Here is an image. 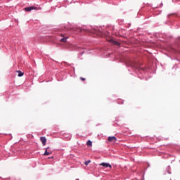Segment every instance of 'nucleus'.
I'll return each mask as SVG.
<instances>
[{"mask_svg": "<svg viewBox=\"0 0 180 180\" xmlns=\"http://www.w3.org/2000/svg\"><path fill=\"white\" fill-rule=\"evenodd\" d=\"M100 165H101V167H104L105 168H110V169H112V165H110V164L109 163H101Z\"/></svg>", "mask_w": 180, "mask_h": 180, "instance_id": "obj_1", "label": "nucleus"}, {"mask_svg": "<svg viewBox=\"0 0 180 180\" xmlns=\"http://www.w3.org/2000/svg\"><path fill=\"white\" fill-rule=\"evenodd\" d=\"M108 141L110 143H112V141H113V143H116V141H117V139H116L115 136H109L108 138Z\"/></svg>", "mask_w": 180, "mask_h": 180, "instance_id": "obj_2", "label": "nucleus"}, {"mask_svg": "<svg viewBox=\"0 0 180 180\" xmlns=\"http://www.w3.org/2000/svg\"><path fill=\"white\" fill-rule=\"evenodd\" d=\"M40 141H41L42 146H46V143L47 142V139L44 136H41L40 138Z\"/></svg>", "mask_w": 180, "mask_h": 180, "instance_id": "obj_3", "label": "nucleus"}, {"mask_svg": "<svg viewBox=\"0 0 180 180\" xmlns=\"http://www.w3.org/2000/svg\"><path fill=\"white\" fill-rule=\"evenodd\" d=\"M33 9H34V7L30 6L25 8V11H26L27 12H30L31 11H33Z\"/></svg>", "mask_w": 180, "mask_h": 180, "instance_id": "obj_4", "label": "nucleus"}, {"mask_svg": "<svg viewBox=\"0 0 180 180\" xmlns=\"http://www.w3.org/2000/svg\"><path fill=\"white\" fill-rule=\"evenodd\" d=\"M17 72L18 73V77H23V75L25 74L23 72H22L20 70L17 71Z\"/></svg>", "mask_w": 180, "mask_h": 180, "instance_id": "obj_5", "label": "nucleus"}, {"mask_svg": "<svg viewBox=\"0 0 180 180\" xmlns=\"http://www.w3.org/2000/svg\"><path fill=\"white\" fill-rule=\"evenodd\" d=\"M112 44H115V46H120V43L117 41H112Z\"/></svg>", "mask_w": 180, "mask_h": 180, "instance_id": "obj_6", "label": "nucleus"}, {"mask_svg": "<svg viewBox=\"0 0 180 180\" xmlns=\"http://www.w3.org/2000/svg\"><path fill=\"white\" fill-rule=\"evenodd\" d=\"M67 39H68V37L62 38L60 41H62V43H67Z\"/></svg>", "mask_w": 180, "mask_h": 180, "instance_id": "obj_7", "label": "nucleus"}, {"mask_svg": "<svg viewBox=\"0 0 180 180\" xmlns=\"http://www.w3.org/2000/svg\"><path fill=\"white\" fill-rule=\"evenodd\" d=\"M51 154V153L48 152L47 150H46V151H45V153H44V155H50Z\"/></svg>", "mask_w": 180, "mask_h": 180, "instance_id": "obj_8", "label": "nucleus"}, {"mask_svg": "<svg viewBox=\"0 0 180 180\" xmlns=\"http://www.w3.org/2000/svg\"><path fill=\"white\" fill-rule=\"evenodd\" d=\"M123 100H122V99H118V103L120 104V105H123Z\"/></svg>", "mask_w": 180, "mask_h": 180, "instance_id": "obj_9", "label": "nucleus"}, {"mask_svg": "<svg viewBox=\"0 0 180 180\" xmlns=\"http://www.w3.org/2000/svg\"><path fill=\"white\" fill-rule=\"evenodd\" d=\"M89 162H91V160H87L84 162L85 165H88V164H89Z\"/></svg>", "mask_w": 180, "mask_h": 180, "instance_id": "obj_10", "label": "nucleus"}, {"mask_svg": "<svg viewBox=\"0 0 180 180\" xmlns=\"http://www.w3.org/2000/svg\"><path fill=\"white\" fill-rule=\"evenodd\" d=\"M87 146H91V140H89L86 143Z\"/></svg>", "mask_w": 180, "mask_h": 180, "instance_id": "obj_11", "label": "nucleus"}, {"mask_svg": "<svg viewBox=\"0 0 180 180\" xmlns=\"http://www.w3.org/2000/svg\"><path fill=\"white\" fill-rule=\"evenodd\" d=\"M75 30H76V31L79 30V32H81V29L80 28H76Z\"/></svg>", "mask_w": 180, "mask_h": 180, "instance_id": "obj_12", "label": "nucleus"}, {"mask_svg": "<svg viewBox=\"0 0 180 180\" xmlns=\"http://www.w3.org/2000/svg\"><path fill=\"white\" fill-rule=\"evenodd\" d=\"M80 79H81L82 81H85V78H83V77H80Z\"/></svg>", "mask_w": 180, "mask_h": 180, "instance_id": "obj_13", "label": "nucleus"}, {"mask_svg": "<svg viewBox=\"0 0 180 180\" xmlns=\"http://www.w3.org/2000/svg\"><path fill=\"white\" fill-rule=\"evenodd\" d=\"M91 146H92V142H91Z\"/></svg>", "mask_w": 180, "mask_h": 180, "instance_id": "obj_14", "label": "nucleus"}]
</instances>
